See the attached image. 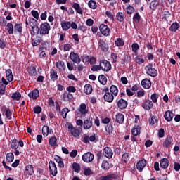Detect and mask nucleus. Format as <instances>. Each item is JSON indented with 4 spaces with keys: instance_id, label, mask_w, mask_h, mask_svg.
Returning a JSON list of instances; mask_svg holds the SVG:
<instances>
[{
    "instance_id": "nucleus-56",
    "label": "nucleus",
    "mask_w": 180,
    "mask_h": 180,
    "mask_svg": "<svg viewBox=\"0 0 180 180\" xmlns=\"http://www.w3.org/2000/svg\"><path fill=\"white\" fill-rule=\"evenodd\" d=\"M5 115H6V117H7V119H12V112L11 111V110L9 108L5 109Z\"/></svg>"
},
{
    "instance_id": "nucleus-48",
    "label": "nucleus",
    "mask_w": 180,
    "mask_h": 180,
    "mask_svg": "<svg viewBox=\"0 0 180 180\" xmlns=\"http://www.w3.org/2000/svg\"><path fill=\"white\" fill-rule=\"evenodd\" d=\"M159 95L158 94L154 93L150 96V99L153 103H157L158 102Z\"/></svg>"
},
{
    "instance_id": "nucleus-31",
    "label": "nucleus",
    "mask_w": 180,
    "mask_h": 180,
    "mask_svg": "<svg viewBox=\"0 0 180 180\" xmlns=\"http://www.w3.org/2000/svg\"><path fill=\"white\" fill-rule=\"evenodd\" d=\"M115 120L117 123H120V124L123 123V122H124V115H123V114L122 113H118L116 115Z\"/></svg>"
},
{
    "instance_id": "nucleus-1",
    "label": "nucleus",
    "mask_w": 180,
    "mask_h": 180,
    "mask_svg": "<svg viewBox=\"0 0 180 180\" xmlns=\"http://www.w3.org/2000/svg\"><path fill=\"white\" fill-rule=\"evenodd\" d=\"M29 25L31 27L30 33L32 37H34L35 34H39V27H37V20L33 18L29 19Z\"/></svg>"
},
{
    "instance_id": "nucleus-44",
    "label": "nucleus",
    "mask_w": 180,
    "mask_h": 180,
    "mask_svg": "<svg viewBox=\"0 0 180 180\" xmlns=\"http://www.w3.org/2000/svg\"><path fill=\"white\" fill-rule=\"evenodd\" d=\"M11 98L13 101H20V98H22V94L19 92H15L12 94Z\"/></svg>"
},
{
    "instance_id": "nucleus-57",
    "label": "nucleus",
    "mask_w": 180,
    "mask_h": 180,
    "mask_svg": "<svg viewBox=\"0 0 180 180\" xmlns=\"http://www.w3.org/2000/svg\"><path fill=\"white\" fill-rule=\"evenodd\" d=\"M84 174L86 176H89V175H92V170L89 167L84 168Z\"/></svg>"
},
{
    "instance_id": "nucleus-21",
    "label": "nucleus",
    "mask_w": 180,
    "mask_h": 180,
    "mask_svg": "<svg viewBox=\"0 0 180 180\" xmlns=\"http://www.w3.org/2000/svg\"><path fill=\"white\" fill-rule=\"evenodd\" d=\"M164 117L167 122H172V119H174V113L169 110H167L165 112Z\"/></svg>"
},
{
    "instance_id": "nucleus-52",
    "label": "nucleus",
    "mask_w": 180,
    "mask_h": 180,
    "mask_svg": "<svg viewBox=\"0 0 180 180\" xmlns=\"http://www.w3.org/2000/svg\"><path fill=\"white\" fill-rule=\"evenodd\" d=\"M14 30L18 33H22V24H15Z\"/></svg>"
},
{
    "instance_id": "nucleus-18",
    "label": "nucleus",
    "mask_w": 180,
    "mask_h": 180,
    "mask_svg": "<svg viewBox=\"0 0 180 180\" xmlns=\"http://www.w3.org/2000/svg\"><path fill=\"white\" fill-rule=\"evenodd\" d=\"M74 96L71 93L65 92L63 94V99L65 102H71Z\"/></svg>"
},
{
    "instance_id": "nucleus-12",
    "label": "nucleus",
    "mask_w": 180,
    "mask_h": 180,
    "mask_svg": "<svg viewBox=\"0 0 180 180\" xmlns=\"http://www.w3.org/2000/svg\"><path fill=\"white\" fill-rule=\"evenodd\" d=\"M153 106H154V104L150 100H146L142 103V108H143L145 110H150V109H152Z\"/></svg>"
},
{
    "instance_id": "nucleus-13",
    "label": "nucleus",
    "mask_w": 180,
    "mask_h": 180,
    "mask_svg": "<svg viewBox=\"0 0 180 180\" xmlns=\"http://www.w3.org/2000/svg\"><path fill=\"white\" fill-rule=\"evenodd\" d=\"M114 99H115V96L112 93H110L109 91H108V92H105V94H104V101H105V102L112 103Z\"/></svg>"
},
{
    "instance_id": "nucleus-63",
    "label": "nucleus",
    "mask_w": 180,
    "mask_h": 180,
    "mask_svg": "<svg viewBox=\"0 0 180 180\" xmlns=\"http://www.w3.org/2000/svg\"><path fill=\"white\" fill-rule=\"evenodd\" d=\"M105 131L107 133L110 134V133L113 131V126H112V124H107L105 127Z\"/></svg>"
},
{
    "instance_id": "nucleus-61",
    "label": "nucleus",
    "mask_w": 180,
    "mask_h": 180,
    "mask_svg": "<svg viewBox=\"0 0 180 180\" xmlns=\"http://www.w3.org/2000/svg\"><path fill=\"white\" fill-rule=\"evenodd\" d=\"M6 88V86L0 82V95H5Z\"/></svg>"
},
{
    "instance_id": "nucleus-62",
    "label": "nucleus",
    "mask_w": 180,
    "mask_h": 180,
    "mask_svg": "<svg viewBox=\"0 0 180 180\" xmlns=\"http://www.w3.org/2000/svg\"><path fill=\"white\" fill-rule=\"evenodd\" d=\"M31 14L33 16V18L37 19V20H38L39 18H40V15H39V12L37 11L32 10L31 11Z\"/></svg>"
},
{
    "instance_id": "nucleus-10",
    "label": "nucleus",
    "mask_w": 180,
    "mask_h": 180,
    "mask_svg": "<svg viewBox=\"0 0 180 180\" xmlns=\"http://www.w3.org/2000/svg\"><path fill=\"white\" fill-rule=\"evenodd\" d=\"M94 123L92 122V118L89 117L84 120L83 127L84 130H89L92 127Z\"/></svg>"
},
{
    "instance_id": "nucleus-24",
    "label": "nucleus",
    "mask_w": 180,
    "mask_h": 180,
    "mask_svg": "<svg viewBox=\"0 0 180 180\" xmlns=\"http://www.w3.org/2000/svg\"><path fill=\"white\" fill-rule=\"evenodd\" d=\"M168 165H169V162L168 161V159L165 158L160 160L161 168L167 169V168H168Z\"/></svg>"
},
{
    "instance_id": "nucleus-60",
    "label": "nucleus",
    "mask_w": 180,
    "mask_h": 180,
    "mask_svg": "<svg viewBox=\"0 0 180 180\" xmlns=\"http://www.w3.org/2000/svg\"><path fill=\"white\" fill-rule=\"evenodd\" d=\"M101 168H103L104 170L109 169V162L106 160H104L102 162Z\"/></svg>"
},
{
    "instance_id": "nucleus-32",
    "label": "nucleus",
    "mask_w": 180,
    "mask_h": 180,
    "mask_svg": "<svg viewBox=\"0 0 180 180\" xmlns=\"http://www.w3.org/2000/svg\"><path fill=\"white\" fill-rule=\"evenodd\" d=\"M110 94H112L114 96H117V94H119V89L115 85H112L110 88Z\"/></svg>"
},
{
    "instance_id": "nucleus-37",
    "label": "nucleus",
    "mask_w": 180,
    "mask_h": 180,
    "mask_svg": "<svg viewBox=\"0 0 180 180\" xmlns=\"http://www.w3.org/2000/svg\"><path fill=\"white\" fill-rule=\"evenodd\" d=\"M116 19L118 20V22H124V13L118 12L116 14Z\"/></svg>"
},
{
    "instance_id": "nucleus-36",
    "label": "nucleus",
    "mask_w": 180,
    "mask_h": 180,
    "mask_svg": "<svg viewBox=\"0 0 180 180\" xmlns=\"http://www.w3.org/2000/svg\"><path fill=\"white\" fill-rule=\"evenodd\" d=\"M6 29L9 34H13V25L11 22H8Z\"/></svg>"
},
{
    "instance_id": "nucleus-55",
    "label": "nucleus",
    "mask_w": 180,
    "mask_h": 180,
    "mask_svg": "<svg viewBox=\"0 0 180 180\" xmlns=\"http://www.w3.org/2000/svg\"><path fill=\"white\" fill-rule=\"evenodd\" d=\"M105 16L108 18L110 20H115V16L113 15V13L109 11H105Z\"/></svg>"
},
{
    "instance_id": "nucleus-25",
    "label": "nucleus",
    "mask_w": 180,
    "mask_h": 180,
    "mask_svg": "<svg viewBox=\"0 0 180 180\" xmlns=\"http://www.w3.org/2000/svg\"><path fill=\"white\" fill-rule=\"evenodd\" d=\"M6 76L7 81H8V82H12V81H13V75L12 74V70H7L6 71Z\"/></svg>"
},
{
    "instance_id": "nucleus-2",
    "label": "nucleus",
    "mask_w": 180,
    "mask_h": 180,
    "mask_svg": "<svg viewBox=\"0 0 180 180\" xmlns=\"http://www.w3.org/2000/svg\"><path fill=\"white\" fill-rule=\"evenodd\" d=\"M68 131L73 136V137L78 138L81 134V131L77 127H75L73 124H69L68 125Z\"/></svg>"
},
{
    "instance_id": "nucleus-23",
    "label": "nucleus",
    "mask_w": 180,
    "mask_h": 180,
    "mask_svg": "<svg viewBox=\"0 0 180 180\" xmlns=\"http://www.w3.org/2000/svg\"><path fill=\"white\" fill-rule=\"evenodd\" d=\"M54 160L58 163L59 168H64V162L61 157L58 155H55Z\"/></svg>"
},
{
    "instance_id": "nucleus-35",
    "label": "nucleus",
    "mask_w": 180,
    "mask_h": 180,
    "mask_svg": "<svg viewBox=\"0 0 180 180\" xmlns=\"http://www.w3.org/2000/svg\"><path fill=\"white\" fill-rule=\"evenodd\" d=\"M98 81L102 85H106V82H108V79L105 75H101L98 76Z\"/></svg>"
},
{
    "instance_id": "nucleus-30",
    "label": "nucleus",
    "mask_w": 180,
    "mask_h": 180,
    "mask_svg": "<svg viewBox=\"0 0 180 180\" xmlns=\"http://www.w3.org/2000/svg\"><path fill=\"white\" fill-rule=\"evenodd\" d=\"M41 42V38L40 37H36L34 38H32V44L33 47H35L36 46H39L40 43Z\"/></svg>"
},
{
    "instance_id": "nucleus-34",
    "label": "nucleus",
    "mask_w": 180,
    "mask_h": 180,
    "mask_svg": "<svg viewBox=\"0 0 180 180\" xmlns=\"http://www.w3.org/2000/svg\"><path fill=\"white\" fill-rule=\"evenodd\" d=\"M72 8L76 10L77 13L82 15V8H81V6L78 3H74Z\"/></svg>"
},
{
    "instance_id": "nucleus-7",
    "label": "nucleus",
    "mask_w": 180,
    "mask_h": 180,
    "mask_svg": "<svg viewBox=\"0 0 180 180\" xmlns=\"http://www.w3.org/2000/svg\"><path fill=\"white\" fill-rule=\"evenodd\" d=\"M70 58L72 60V63H75V64H79V63H81V58H79V55L75 52H70Z\"/></svg>"
},
{
    "instance_id": "nucleus-39",
    "label": "nucleus",
    "mask_w": 180,
    "mask_h": 180,
    "mask_svg": "<svg viewBox=\"0 0 180 180\" xmlns=\"http://www.w3.org/2000/svg\"><path fill=\"white\" fill-rule=\"evenodd\" d=\"M49 133H50V128L49 127V126H44L42 127L43 136H44L45 137H47L49 136Z\"/></svg>"
},
{
    "instance_id": "nucleus-3",
    "label": "nucleus",
    "mask_w": 180,
    "mask_h": 180,
    "mask_svg": "<svg viewBox=\"0 0 180 180\" xmlns=\"http://www.w3.org/2000/svg\"><path fill=\"white\" fill-rule=\"evenodd\" d=\"M145 70L146 71V74L150 77H155L158 75V72L157 70H155V68H153L152 64H149L148 65L146 66Z\"/></svg>"
},
{
    "instance_id": "nucleus-40",
    "label": "nucleus",
    "mask_w": 180,
    "mask_h": 180,
    "mask_svg": "<svg viewBox=\"0 0 180 180\" xmlns=\"http://www.w3.org/2000/svg\"><path fill=\"white\" fill-rule=\"evenodd\" d=\"M160 5V2L157 0L152 1L150 4V8L152 9V11H155V8L157 6Z\"/></svg>"
},
{
    "instance_id": "nucleus-49",
    "label": "nucleus",
    "mask_w": 180,
    "mask_h": 180,
    "mask_svg": "<svg viewBox=\"0 0 180 180\" xmlns=\"http://www.w3.org/2000/svg\"><path fill=\"white\" fill-rule=\"evenodd\" d=\"M18 141L16 140V139H14L11 144V148H13V150H18V148L19 147V146H18Z\"/></svg>"
},
{
    "instance_id": "nucleus-54",
    "label": "nucleus",
    "mask_w": 180,
    "mask_h": 180,
    "mask_svg": "<svg viewBox=\"0 0 180 180\" xmlns=\"http://www.w3.org/2000/svg\"><path fill=\"white\" fill-rule=\"evenodd\" d=\"M132 51L135 53V56H137V51L139 50V44L135 43L131 45Z\"/></svg>"
},
{
    "instance_id": "nucleus-17",
    "label": "nucleus",
    "mask_w": 180,
    "mask_h": 180,
    "mask_svg": "<svg viewBox=\"0 0 180 180\" xmlns=\"http://www.w3.org/2000/svg\"><path fill=\"white\" fill-rule=\"evenodd\" d=\"M117 107L121 110L126 109L127 108V101L123 98L120 99L117 102Z\"/></svg>"
},
{
    "instance_id": "nucleus-26",
    "label": "nucleus",
    "mask_w": 180,
    "mask_h": 180,
    "mask_svg": "<svg viewBox=\"0 0 180 180\" xmlns=\"http://www.w3.org/2000/svg\"><path fill=\"white\" fill-rule=\"evenodd\" d=\"M50 77L53 81H57V79H58V75H57V71H56L54 69H51Z\"/></svg>"
},
{
    "instance_id": "nucleus-11",
    "label": "nucleus",
    "mask_w": 180,
    "mask_h": 180,
    "mask_svg": "<svg viewBox=\"0 0 180 180\" xmlns=\"http://www.w3.org/2000/svg\"><path fill=\"white\" fill-rule=\"evenodd\" d=\"M147 165V160L145 159L139 160L136 164V168L139 172H141L144 169V167Z\"/></svg>"
},
{
    "instance_id": "nucleus-33",
    "label": "nucleus",
    "mask_w": 180,
    "mask_h": 180,
    "mask_svg": "<svg viewBox=\"0 0 180 180\" xmlns=\"http://www.w3.org/2000/svg\"><path fill=\"white\" fill-rule=\"evenodd\" d=\"M178 29H179V24L178 23V22H175L172 23L169 27L170 32H176Z\"/></svg>"
},
{
    "instance_id": "nucleus-28",
    "label": "nucleus",
    "mask_w": 180,
    "mask_h": 180,
    "mask_svg": "<svg viewBox=\"0 0 180 180\" xmlns=\"http://www.w3.org/2000/svg\"><path fill=\"white\" fill-rule=\"evenodd\" d=\"M84 92L86 95H89V94H92V86L91 84H86L84 86Z\"/></svg>"
},
{
    "instance_id": "nucleus-64",
    "label": "nucleus",
    "mask_w": 180,
    "mask_h": 180,
    "mask_svg": "<svg viewBox=\"0 0 180 180\" xmlns=\"http://www.w3.org/2000/svg\"><path fill=\"white\" fill-rule=\"evenodd\" d=\"M129 153H125L122 155V161H123L124 162H127V161H129Z\"/></svg>"
},
{
    "instance_id": "nucleus-50",
    "label": "nucleus",
    "mask_w": 180,
    "mask_h": 180,
    "mask_svg": "<svg viewBox=\"0 0 180 180\" xmlns=\"http://www.w3.org/2000/svg\"><path fill=\"white\" fill-rule=\"evenodd\" d=\"M131 133L134 136H139V134H140V127L139 126L134 127L131 130Z\"/></svg>"
},
{
    "instance_id": "nucleus-47",
    "label": "nucleus",
    "mask_w": 180,
    "mask_h": 180,
    "mask_svg": "<svg viewBox=\"0 0 180 180\" xmlns=\"http://www.w3.org/2000/svg\"><path fill=\"white\" fill-rule=\"evenodd\" d=\"M28 72L30 75H32V77H34L37 75V70H36V67L33 66L32 68H30L28 70Z\"/></svg>"
},
{
    "instance_id": "nucleus-58",
    "label": "nucleus",
    "mask_w": 180,
    "mask_h": 180,
    "mask_svg": "<svg viewBox=\"0 0 180 180\" xmlns=\"http://www.w3.org/2000/svg\"><path fill=\"white\" fill-rule=\"evenodd\" d=\"M140 14H139V13H136L133 17L134 22H135V23H139L140 22Z\"/></svg>"
},
{
    "instance_id": "nucleus-5",
    "label": "nucleus",
    "mask_w": 180,
    "mask_h": 180,
    "mask_svg": "<svg viewBox=\"0 0 180 180\" xmlns=\"http://www.w3.org/2000/svg\"><path fill=\"white\" fill-rule=\"evenodd\" d=\"M50 32V25L48 22H44L39 27L40 34H49Z\"/></svg>"
},
{
    "instance_id": "nucleus-4",
    "label": "nucleus",
    "mask_w": 180,
    "mask_h": 180,
    "mask_svg": "<svg viewBox=\"0 0 180 180\" xmlns=\"http://www.w3.org/2000/svg\"><path fill=\"white\" fill-rule=\"evenodd\" d=\"M100 67L103 71H105L106 72L112 70V65L110 64V62L106 60L100 62Z\"/></svg>"
},
{
    "instance_id": "nucleus-51",
    "label": "nucleus",
    "mask_w": 180,
    "mask_h": 180,
    "mask_svg": "<svg viewBox=\"0 0 180 180\" xmlns=\"http://www.w3.org/2000/svg\"><path fill=\"white\" fill-rule=\"evenodd\" d=\"M135 63L140 65L141 64L144 63V58H141L140 56H137L135 57Z\"/></svg>"
},
{
    "instance_id": "nucleus-59",
    "label": "nucleus",
    "mask_w": 180,
    "mask_h": 180,
    "mask_svg": "<svg viewBox=\"0 0 180 180\" xmlns=\"http://www.w3.org/2000/svg\"><path fill=\"white\" fill-rule=\"evenodd\" d=\"M68 112H70V110H68L67 108H65L62 110L61 115L63 119H67V115H68Z\"/></svg>"
},
{
    "instance_id": "nucleus-8",
    "label": "nucleus",
    "mask_w": 180,
    "mask_h": 180,
    "mask_svg": "<svg viewBox=\"0 0 180 180\" xmlns=\"http://www.w3.org/2000/svg\"><path fill=\"white\" fill-rule=\"evenodd\" d=\"M49 171L50 174H51L53 176H56L57 175V166L54 161L49 162Z\"/></svg>"
},
{
    "instance_id": "nucleus-6",
    "label": "nucleus",
    "mask_w": 180,
    "mask_h": 180,
    "mask_svg": "<svg viewBox=\"0 0 180 180\" xmlns=\"http://www.w3.org/2000/svg\"><path fill=\"white\" fill-rule=\"evenodd\" d=\"M95 156L91 152H87L82 155V160L84 162H92Z\"/></svg>"
},
{
    "instance_id": "nucleus-22",
    "label": "nucleus",
    "mask_w": 180,
    "mask_h": 180,
    "mask_svg": "<svg viewBox=\"0 0 180 180\" xmlns=\"http://www.w3.org/2000/svg\"><path fill=\"white\" fill-rule=\"evenodd\" d=\"M60 25L63 30L67 31L71 28V22L70 21H62Z\"/></svg>"
},
{
    "instance_id": "nucleus-27",
    "label": "nucleus",
    "mask_w": 180,
    "mask_h": 180,
    "mask_svg": "<svg viewBox=\"0 0 180 180\" xmlns=\"http://www.w3.org/2000/svg\"><path fill=\"white\" fill-rule=\"evenodd\" d=\"M56 68L59 71H64L65 70V63L64 61H58L56 62Z\"/></svg>"
},
{
    "instance_id": "nucleus-43",
    "label": "nucleus",
    "mask_w": 180,
    "mask_h": 180,
    "mask_svg": "<svg viewBox=\"0 0 180 180\" xmlns=\"http://www.w3.org/2000/svg\"><path fill=\"white\" fill-rule=\"evenodd\" d=\"M115 45L117 46V47H123V46H124V41L122 38H117L115 41Z\"/></svg>"
},
{
    "instance_id": "nucleus-29",
    "label": "nucleus",
    "mask_w": 180,
    "mask_h": 180,
    "mask_svg": "<svg viewBox=\"0 0 180 180\" xmlns=\"http://www.w3.org/2000/svg\"><path fill=\"white\" fill-rule=\"evenodd\" d=\"M79 112H80L82 115H86V113H88V110L86 109V105L85 103L80 105Z\"/></svg>"
},
{
    "instance_id": "nucleus-38",
    "label": "nucleus",
    "mask_w": 180,
    "mask_h": 180,
    "mask_svg": "<svg viewBox=\"0 0 180 180\" xmlns=\"http://www.w3.org/2000/svg\"><path fill=\"white\" fill-rule=\"evenodd\" d=\"M25 172L27 175H33V166L32 165H28L25 167Z\"/></svg>"
},
{
    "instance_id": "nucleus-14",
    "label": "nucleus",
    "mask_w": 180,
    "mask_h": 180,
    "mask_svg": "<svg viewBox=\"0 0 180 180\" xmlns=\"http://www.w3.org/2000/svg\"><path fill=\"white\" fill-rule=\"evenodd\" d=\"M103 154L107 158H112L113 157V150L110 147H105L103 150Z\"/></svg>"
},
{
    "instance_id": "nucleus-19",
    "label": "nucleus",
    "mask_w": 180,
    "mask_h": 180,
    "mask_svg": "<svg viewBox=\"0 0 180 180\" xmlns=\"http://www.w3.org/2000/svg\"><path fill=\"white\" fill-rule=\"evenodd\" d=\"M141 85L145 89H150L151 88V81L148 79H144L141 82Z\"/></svg>"
},
{
    "instance_id": "nucleus-53",
    "label": "nucleus",
    "mask_w": 180,
    "mask_h": 180,
    "mask_svg": "<svg viewBox=\"0 0 180 180\" xmlns=\"http://www.w3.org/2000/svg\"><path fill=\"white\" fill-rule=\"evenodd\" d=\"M115 178H116V176H115V174H108L105 176H103L101 178V180H113L115 179Z\"/></svg>"
},
{
    "instance_id": "nucleus-20",
    "label": "nucleus",
    "mask_w": 180,
    "mask_h": 180,
    "mask_svg": "<svg viewBox=\"0 0 180 180\" xmlns=\"http://www.w3.org/2000/svg\"><path fill=\"white\" fill-rule=\"evenodd\" d=\"M28 96L34 100L37 99L40 96V93L37 89H34L32 92L29 93Z\"/></svg>"
},
{
    "instance_id": "nucleus-9",
    "label": "nucleus",
    "mask_w": 180,
    "mask_h": 180,
    "mask_svg": "<svg viewBox=\"0 0 180 180\" xmlns=\"http://www.w3.org/2000/svg\"><path fill=\"white\" fill-rule=\"evenodd\" d=\"M99 29L103 36H109L110 34V29L108 27V25L101 24Z\"/></svg>"
},
{
    "instance_id": "nucleus-46",
    "label": "nucleus",
    "mask_w": 180,
    "mask_h": 180,
    "mask_svg": "<svg viewBox=\"0 0 180 180\" xmlns=\"http://www.w3.org/2000/svg\"><path fill=\"white\" fill-rule=\"evenodd\" d=\"M88 5L91 9H96V8H98V6L96 5V1H95V0H90L88 3Z\"/></svg>"
},
{
    "instance_id": "nucleus-42",
    "label": "nucleus",
    "mask_w": 180,
    "mask_h": 180,
    "mask_svg": "<svg viewBox=\"0 0 180 180\" xmlns=\"http://www.w3.org/2000/svg\"><path fill=\"white\" fill-rule=\"evenodd\" d=\"M49 144L51 147H56V146H57V138H56V136L50 138Z\"/></svg>"
},
{
    "instance_id": "nucleus-16",
    "label": "nucleus",
    "mask_w": 180,
    "mask_h": 180,
    "mask_svg": "<svg viewBox=\"0 0 180 180\" xmlns=\"http://www.w3.org/2000/svg\"><path fill=\"white\" fill-rule=\"evenodd\" d=\"M174 141V139L172 136H168L166 137L165 140L163 143V146L166 148H168V147H171V145L172 144V142Z\"/></svg>"
},
{
    "instance_id": "nucleus-45",
    "label": "nucleus",
    "mask_w": 180,
    "mask_h": 180,
    "mask_svg": "<svg viewBox=\"0 0 180 180\" xmlns=\"http://www.w3.org/2000/svg\"><path fill=\"white\" fill-rule=\"evenodd\" d=\"M72 168L75 172H77V174H79V172L81 171V167L79 166V164L77 162H74L72 164Z\"/></svg>"
},
{
    "instance_id": "nucleus-15",
    "label": "nucleus",
    "mask_w": 180,
    "mask_h": 180,
    "mask_svg": "<svg viewBox=\"0 0 180 180\" xmlns=\"http://www.w3.org/2000/svg\"><path fill=\"white\" fill-rule=\"evenodd\" d=\"M98 46L103 51H108L109 50V46H108L107 43L105 42L103 39H100L98 41Z\"/></svg>"
},
{
    "instance_id": "nucleus-41",
    "label": "nucleus",
    "mask_w": 180,
    "mask_h": 180,
    "mask_svg": "<svg viewBox=\"0 0 180 180\" xmlns=\"http://www.w3.org/2000/svg\"><path fill=\"white\" fill-rule=\"evenodd\" d=\"M15 157L13 153H8L6 155V160L8 162H13Z\"/></svg>"
}]
</instances>
